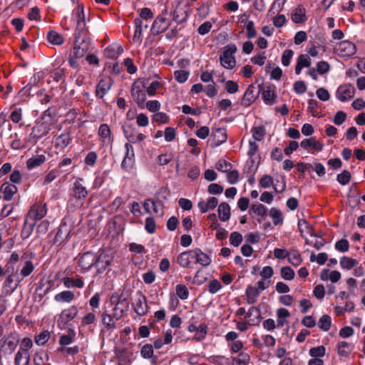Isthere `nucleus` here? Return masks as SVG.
Masks as SVG:
<instances>
[{"instance_id":"3c124183","label":"nucleus","mask_w":365,"mask_h":365,"mask_svg":"<svg viewBox=\"0 0 365 365\" xmlns=\"http://www.w3.org/2000/svg\"><path fill=\"white\" fill-rule=\"evenodd\" d=\"M252 133L255 140L261 141L265 135V128L263 125L255 126L252 129Z\"/></svg>"},{"instance_id":"8fccbe9b","label":"nucleus","mask_w":365,"mask_h":365,"mask_svg":"<svg viewBox=\"0 0 365 365\" xmlns=\"http://www.w3.org/2000/svg\"><path fill=\"white\" fill-rule=\"evenodd\" d=\"M358 264L356 259L348 257H342L340 259V266L343 269H351Z\"/></svg>"},{"instance_id":"2f4dec72","label":"nucleus","mask_w":365,"mask_h":365,"mask_svg":"<svg viewBox=\"0 0 365 365\" xmlns=\"http://www.w3.org/2000/svg\"><path fill=\"white\" fill-rule=\"evenodd\" d=\"M62 282L66 288H83L84 287V282L81 277L76 279L65 277L62 279Z\"/></svg>"},{"instance_id":"72a5a7b5","label":"nucleus","mask_w":365,"mask_h":365,"mask_svg":"<svg viewBox=\"0 0 365 365\" xmlns=\"http://www.w3.org/2000/svg\"><path fill=\"white\" fill-rule=\"evenodd\" d=\"M123 132L124 136L127 138L128 142L127 143H135V138L137 135V133L135 129L129 124H124L122 125Z\"/></svg>"},{"instance_id":"6e6d98bb","label":"nucleus","mask_w":365,"mask_h":365,"mask_svg":"<svg viewBox=\"0 0 365 365\" xmlns=\"http://www.w3.org/2000/svg\"><path fill=\"white\" fill-rule=\"evenodd\" d=\"M175 291L177 296L182 300H185L189 297V290L185 284H178Z\"/></svg>"},{"instance_id":"4468645a","label":"nucleus","mask_w":365,"mask_h":365,"mask_svg":"<svg viewBox=\"0 0 365 365\" xmlns=\"http://www.w3.org/2000/svg\"><path fill=\"white\" fill-rule=\"evenodd\" d=\"M137 299L133 304L135 312L140 317L145 316L148 314L149 307L147 304V298L141 291L136 292Z\"/></svg>"},{"instance_id":"680f3d73","label":"nucleus","mask_w":365,"mask_h":365,"mask_svg":"<svg viewBox=\"0 0 365 365\" xmlns=\"http://www.w3.org/2000/svg\"><path fill=\"white\" fill-rule=\"evenodd\" d=\"M153 354V346L150 344H146L141 348L140 355L143 359H151Z\"/></svg>"},{"instance_id":"bb28decb","label":"nucleus","mask_w":365,"mask_h":365,"mask_svg":"<svg viewBox=\"0 0 365 365\" xmlns=\"http://www.w3.org/2000/svg\"><path fill=\"white\" fill-rule=\"evenodd\" d=\"M218 204V200L215 197H210L207 202L200 200L197 203V207L201 213H205L208 210H214Z\"/></svg>"},{"instance_id":"bf43d9fd","label":"nucleus","mask_w":365,"mask_h":365,"mask_svg":"<svg viewBox=\"0 0 365 365\" xmlns=\"http://www.w3.org/2000/svg\"><path fill=\"white\" fill-rule=\"evenodd\" d=\"M216 169L222 173H227L232 168V163L224 159H220L216 163Z\"/></svg>"},{"instance_id":"6ab92c4d","label":"nucleus","mask_w":365,"mask_h":365,"mask_svg":"<svg viewBox=\"0 0 365 365\" xmlns=\"http://www.w3.org/2000/svg\"><path fill=\"white\" fill-rule=\"evenodd\" d=\"M135 24V32L133 36L132 43L140 45L143 41V33L144 30H146L148 27V24H143V21L140 19H135L134 20Z\"/></svg>"},{"instance_id":"ea45409f","label":"nucleus","mask_w":365,"mask_h":365,"mask_svg":"<svg viewBox=\"0 0 365 365\" xmlns=\"http://www.w3.org/2000/svg\"><path fill=\"white\" fill-rule=\"evenodd\" d=\"M97 321V318L94 312H91L85 314L81 322V325L82 327H88L90 330L91 329V326L96 324Z\"/></svg>"},{"instance_id":"13d9d810","label":"nucleus","mask_w":365,"mask_h":365,"mask_svg":"<svg viewBox=\"0 0 365 365\" xmlns=\"http://www.w3.org/2000/svg\"><path fill=\"white\" fill-rule=\"evenodd\" d=\"M259 185L262 188H269L274 185V179L271 175L265 174L260 178Z\"/></svg>"},{"instance_id":"a878e982","label":"nucleus","mask_w":365,"mask_h":365,"mask_svg":"<svg viewBox=\"0 0 365 365\" xmlns=\"http://www.w3.org/2000/svg\"><path fill=\"white\" fill-rule=\"evenodd\" d=\"M276 98L277 94L275 88L274 86H267L266 88L262 91V98L266 105H274Z\"/></svg>"},{"instance_id":"de8ad7c7","label":"nucleus","mask_w":365,"mask_h":365,"mask_svg":"<svg viewBox=\"0 0 365 365\" xmlns=\"http://www.w3.org/2000/svg\"><path fill=\"white\" fill-rule=\"evenodd\" d=\"M269 214V216L272 218L273 224L274 225L277 226L278 225L282 224L283 217L281 210L275 207H272L270 209Z\"/></svg>"},{"instance_id":"a19ab883","label":"nucleus","mask_w":365,"mask_h":365,"mask_svg":"<svg viewBox=\"0 0 365 365\" xmlns=\"http://www.w3.org/2000/svg\"><path fill=\"white\" fill-rule=\"evenodd\" d=\"M285 0H274L269 8L267 15L272 16L278 14L284 8Z\"/></svg>"},{"instance_id":"774afa93","label":"nucleus","mask_w":365,"mask_h":365,"mask_svg":"<svg viewBox=\"0 0 365 365\" xmlns=\"http://www.w3.org/2000/svg\"><path fill=\"white\" fill-rule=\"evenodd\" d=\"M162 82L159 81H152L148 86H146L147 93L150 96H153L156 94L157 90L162 86Z\"/></svg>"},{"instance_id":"e2e57ef3","label":"nucleus","mask_w":365,"mask_h":365,"mask_svg":"<svg viewBox=\"0 0 365 365\" xmlns=\"http://www.w3.org/2000/svg\"><path fill=\"white\" fill-rule=\"evenodd\" d=\"M351 178V173L348 170H344L341 173L338 174L336 176V180L341 185H347Z\"/></svg>"},{"instance_id":"a211bd4d","label":"nucleus","mask_w":365,"mask_h":365,"mask_svg":"<svg viewBox=\"0 0 365 365\" xmlns=\"http://www.w3.org/2000/svg\"><path fill=\"white\" fill-rule=\"evenodd\" d=\"M259 93V91H256L255 85L250 84L241 99V105L246 107L250 106L257 98Z\"/></svg>"},{"instance_id":"9d476101","label":"nucleus","mask_w":365,"mask_h":365,"mask_svg":"<svg viewBox=\"0 0 365 365\" xmlns=\"http://www.w3.org/2000/svg\"><path fill=\"white\" fill-rule=\"evenodd\" d=\"M334 53L341 58L350 57L356 53V45L348 40L338 42L334 48Z\"/></svg>"},{"instance_id":"4be33fe9","label":"nucleus","mask_w":365,"mask_h":365,"mask_svg":"<svg viewBox=\"0 0 365 365\" xmlns=\"http://www.w3.org/2000/svg\"><path fill=\"white\" fill-rule=\"evenodd\" d=\"M113 81L110 78H104L101 79L96 89V94L98 97L102 98L110 89Z\"/></svg>"},{"instance_id":"69168bd1","label":"nucleus","mask_w":365,"mask_h":365,"mask_svg":"<svg viewBox=\"0 0 365 365\" xmlns=\"http://www.w3.org/2000/svg\"><path fill=\"white\" fill-rule=\"evenodd\" d=\"M242 235L238 232H233L230 235V243L234 247H238L242 243Z\"/></svg>"},{"instance_id":"c756f323","label":"nucleus","mask_w":365,"mask_h":365,"mask_svg":"<svg viewBox=\"0 0 365 365\" xmlns=\"http://www.w3.org/2000/svg\"><path fill=\"white\" fill-rule=\"evenodd\" d=\"M71 140L69 133H62L56 138L55 147L59 150H63L70 144Z\"/></svg>"},{"instance_id":"473e14b6","label":"nucleus","mask_w":365,"mask_h":365,"mask_svg":"<svg viewBox=\"0 0 365 365\" xmlns=\"http://www.w3.org/2000/svg\"><path fill=\"white\" fill-rule=\"evenodd\" d=\"M29 220L30 219L26 217L24 220V226L21 232V237L23 240H26L31 235L36 223L33 220L29 221Z\"/></svg>"},{"instance_id":"58836bf2","label":"nucleus","mask_w":365,"mask_h":365,"mask_svg":"<svg viewBox=\"0 0 365 365\" xmlns=\"http://www.w3.org/2000/svg\"><path fill=\"white\" fill-rule=\"evenodd\" d=\"M49 359L48 354L46 351L40 349L35 352L34 361L35 365H43Z\"/></svg>"},{"instance_id":"603ef678","label":"nucleus","mask_w":365,"mask_h":365,"mask_svg":"<svg viewBox=\"0 0 365 365\" xmlns=\"http://www.w3.org/2000/svg\"><path fill=\"white\" fill-rule=\"evenodd\" d=\"M140 106L143 108H146L150 113H156L160 108V103L158 101L153 100L149 101L146 103L145 102L144 104H142V106Z\"/></svg>"},{"instance_id":"864d4df0","label":"nucleus","mask_w":365,"mask_h":365,"mask_svg":"<svg viewBox=\"0 0 365 365\" xmlns=\"http://www.w3.org/2000/svg\"><path fill=\"white\" fill-rule=\"evenodd\" d=\"M250 211H252L258 216L264 217L267 215L268 210L262 204H255L251 206Z\"/></svg>"},{"instance_id":"4d7b16f0","label":"nucleus","mask_w":365,"mask_h":365,"mask_svg":"<svg viewBox=\"0 0 365 365\" xmlns=\"http://www.w3.org/2000/svg\"><path fill=\"white\" fill-rule=\"evenodd\" d=\"M50 338V333L45 330L35 336V343L38 346L44 345Z\"/></svg>"},{"instance_id":"052dcab7","label":"nucleus","mask_w":365,"mask_h":365,"mask_svg":"<svg viewBox=\"0 0 365 365\" xmlns=\"http://www.w3.org/2000/svg\"><path fill=\"white\" fill-rule=\"evenodd\" d=\"M281 277L285 280H292L295 277V272L290 267L286 266L281 268Z\"/></svg>"},{"instance_id":"423d86ee","label":"nucleus","mask_w":365,"mask_h":365,"mask_svg":"<svg viewBox=\"0 0 365 365\" xmlns=\"http://www.w3.org/2000/svg\"><path fill=\"white\" fill-rule=\"evenodd\" d=\"M83 181L82 178H78L73 185V187L70 190V196L71 199L75 202L76 205L82 207L84 205L86 198L88 195V191L81 184Z\"/></svg>"},{"instance_id":"f03ea898","label":"nucleus","mask_w":365,"mask_h":365,"mask_svg":"<svg viewBox=\"0 0 365 365\" xmlns=\"http://www.w3.org/2000/svg\"><path fill=\"white\" fill-rule=\"evenodd\" d=\"M176 262L182 268L190 269L194 264H200L202 267H207L212 262L211 257L204 253L201 249L195 248L184 251L180 253L176 258Z\"/></svg>"},{"instance_id":"0eeeda50","label":"nucleus","mask_w":365,"mask_h":365,"mask_svg":"<svg viewBox=\"0 0 365 365\" xmlns=\"http://www.w3.org/2000/svg\"><path fill=\"white\" fill-rule=\"evenodd\" d=\"M146 83L145 79L136 80L131 88V96L139 106L145 103L146 99Z\"/></svg>"},{"instance_id":"2eb2a0df","label":"nucleus","mask_w":365,"mask_h":365,"mask_svg":"<svg viewBox=\"0 0 365 365\" xmlns=\"http://www.w3.org/2000/svg\"><path fill=\"white\" fill-rule=\"evenodd\" d=\"M187 331L189 332H196L192 339L197 342H201L206 338L208 331V324L201 323L199 326H197L192 322L187 327Z\"/></svg>"},{"instance_id":"c85d7f7f","label":"nucleus","mask_w":365,"mask_h":365,"mask_svg":"<svg viewBox=\"0 0 365 365\" xmlns=\"http://www.w3.org/2000/svg\"><path fill=\"white\" fill-rule=\"evenodd\" d=\"M78 313V307L75 305H72L68 309H66L62 311L61 314V319L65 323H68L73 320L77 316Z\"/></svg>"},{"instance_id":"cd10ccee","label":"nucleus","mask_w":365,"mask_h":365,"mask_svg":"<svg viewBox=\"0 0 365 365\" xmlns=\"http://www.w3.org/2000/svg\"><path fill=\"white\" fill-rule=\"evenodd\" d=\"M311 66V58L307 54H301L298 56L295 66V73L299 75L302 68H309Z\"/></svg>"},{"instance_id":"0e129e2a","label":"nucleus","mask_w":365,"mask_h":365,"mask_svg":"<svg viewBox=\"0 0 365 365\" xmlns=\"http://www.w3.org/2000/svg\"><path fill=\"white\" fill-rule=\"evenodd\" d=\"M189 76V71L185 70H178L174 72L175 78L180 83H185L188 79Z\"/></svg>"},{"instance_id":"412c9836","label":"nucleus","mask_w":365,"mask_h":365,"mask_svg":"<svg viewBox=\"0 0 365 365\" xmlns=\"http://www.w3.org/2000/svg\"><path fill=\"white\" fill-rule=\"evenodd\" d=\"M245 318H247L248 324L250 326H258L261 322V312L257 307H252L246 313Z\"/></svg>"},{"instance_id":"338daca9","label":"nucleus","mask_w":365,"mask_h":365,"mask_svg":"<svg viewBox=\"0 0 365 365\" xmlns=\"http://www.w3.org/2000/svg\"><path fill=\"white\" fill-rule=\"evenodd\" d=\"M250 359L249 354L241 352L238 356L234 357L232 361L235 365H246L249 362Z\"/></svg>"},{"instance_id":"aec40b11","label":"nucleus","mask_w":365,"mask_h":365,"mask_svg":"<svg viewBox=\"0 0 365 365\" xmlns=\"http://www.w3.org/2000/svg\"><path fill=\"white\" fill-rule=\"evenodd\" d=\"M291 19L295 24H304L307 20L306 9L303 5L299 4L294 8L291 14Z\"/></svg>"},{"instance_id":"9b49d317","label":"nucleus","mask_w":365,"mask_h":365,"mask_svg":"<svg viewBox=\"0 0 365 365\" xmlns=\"http://www.w3.org/2000/svg\"><path fill=\"white\" fill-rule=\"evenodd\" d=\"M124 157L121 162L120 168L125 172H130L135 164V151L130 143H125Z\"/></svg>"},{"instance_id":"dca6fc26","label":"nucleus","mask_w":365,"mask_h":365,"mask_svg":"<svg viewBox=\"0 0 365 365\" xmlns=\"http://www.w3.org/2000/svg\"><path fill=\"white\" fill-rule=\"evenodd\" d=\"M355 94V88L351 84H343L339 86L336 92V97L341 102L351 99Z\"/></svg>"},{"instance_id":"1a4fd4ad","label":"nucleus","mask_w":365,"mask_h":365,"mask_svg":"<svg viewBox=\"0 0 365 365\" xmlns=\"http://www.w3.org/2000/svg\"><path fill=\"white\" fill-rule=\"evenodd\" d=\"M167 13H162L156 16L150 31L152 34L157 35L165 32L171 25V20L168 16Z\"/></svg>"},{"instance_id":"4c0bfd02","label":"nucleus","mask_w":365,"mask_h":365,"mask_svg":"<svg viewBox=\"0 0 365 365\" xmlns=\"http://www.w3.org/2000/svg\"><path fill=\"white\" fill-rule=\"evenodd\" d=\"M76 339V331L73 328L68 329L67 334H62L59 339V344L62 346L72 344Z\"/></svg>"},{"instance_id":"7c9ffc66","label":"nucleus","mask_w":365,"mask_h":365,"mask_svg":"<svg viewBox=\"0 0 365 365\" xmlns=\"http://www.w3.org/2000/svg\"><path fill=\"white\" fill-rule=\"evenodd\" d=\"M74 299V293L70 290L63 291L54 296V300L58 303H71Z\"/></svg>"},{"instance_id":"09e8293b","label":"nucleus","mask_w":365,"mask_h":365,"mask_svg":"<svg viewBox=\"0 0 365 365\" xmlns=\"http://www.w3.org/2000/svg\"><path fill=\"white\" fill-rule=\"evenodd\" d=\"M208 361L216 365H230V359L221 355H213L208 358Z\"/></svg>"},{"instance_id":"7ed1b4c3","label":"nucleus","mask_w":365,"mask_h":365,"mask_svg":"<svg viewBox=\"0 0 365 365\" xmlns=\"http://www.w3.org/2000/svg\"><path fill=\"white\" fill-rule=\"evenodd\" d=\"M110 303L114 305L113 312H114L115 320H119L127 314L129 309L128 294L124 290L120 294L115 292L110 297Z\"/></svg>"},{"instance_id":"5fc2aeb1","label":"nucleus","mask_w":365,"mask_h":365,"mask_svg":"<svg viewBox=\"0 0 365 365\" xmlns=\"http://www.w3.org/2000/svg\"><path fill=\"white\" fill-rule=\"evenodd\" d=\"M326 349L324 346H319L311 348L309 351V354L314 359H319L325 355Z\"/></svg>"},{"instance_id":"f257e3e1","label":"nucleus","mask_w":365,"mask_h":365,"mask_svg":"<svg viewBox=\"0 0 365 365\" xmlns=\"http://www.w3.org/2000/svg\"><path fill=\"white\" fill-rule=\"evenodd\" d=\"M73 20L75 24L76 36L73 49L71 54L73 55L75 57L81 58L86 54L89 48L88 43L85 40L83 39L81 42H79L81 34L84 33L86 29L85 14L83 6L78 5V7L73 10Z\"/></svg>"},{"instance_id":"f704fd0d","label":"nucleus","mask_w":365,"mask_h":365,"mask_svg":"<svg viewBox=\"0 0 365 365\" xmlns=\"http://www.w3.org/2000/svg\"><path fill=\"white\" fill-rule=\"evenodd\" d=\"M218 216L221 221L226 222L230 218V207L227 202H221L217 208Z\"/></svg>"},{"instance_id":"a18cd8bd","label":"nucleus","mask_w":365,"mask_h":365,"mask_svg":"<svg viewBox=\"0 0 365 365\" xmlns=\"http://www.w3.org/2000/svg\"><path fill=\"white\" fill-rule=\"evenodd\" d=\"M331 326V318L328 314L322 315L318 322V327L324 331H327Z\"/></svg>"},{"instance_id":"ddd939ff","label":"nucleus","mask_w":365,"mask_h":365,"mask_svg":"<svg viewBox=\"0 0 365 365\" xmlns=\"http://www.w3.org/2000/svg\"><path fill=\"white\" fill-rule=\"evenodd\" d=\"M47 214V207L46 203L36 202L30 209L27 214V218L36 222L45 217Z\"/></svg>"},{"instance_id":"e433bc0d","label":"nucleus","mask_w":365,"mask_h":365,"mask_svg":"<svg viewBox=\"0 0 365 365\" xmlns=\"http://www.w3.org/2000/svg\"><path fill=\"white\" fill-rule=\"evenodd\" d=\"M46 158L44 155H37L34 156L26 161V167L29 170H32L39 167L46 161Z\"/></svg>"},{"instance_id":"c03bdc74","label":"nucleus","mask_w":365,"mask_h":365,"mask_svg":"<svg viewBox=\"0 0 365 365\" xmlns=\"http://www.w3.org/2000/svg\"><path fill=\"white\" fill-rule=\"evenodd\" d=\"M47 39L49 43L53 45H61L64 41L63 36L55 31L48 32Z\"/></svg>"},{"instance_id":"49530a36","label":"nucleus","mask_w":365,"mask_h":365,"mask_svg":"<svg viewBox=\"0 0 365 365\" xmlns=\"http://www.w3.org/2000/svg\"><path fill=\"white\" fill-rule=\"evenodd\" d=\"M287 259L290 264L295 267L299 266L302 262L300 253L294 250L289 251Z\"/></svg>"},{"instance_id":"393cba45","label":"nucleus","mask_w":365,"mask_h":365,"mask_svg":"<svg viewBox=\"0 0 365 365\" xmlns=\"http://www.w3.org/2000/svg\"><path fill=\"white\" fill-rule=\"evenodd\" d=\"M101 319L102 325L106 330L113 331L116 329L114 312L113 314H108L106 312H103L101 314Z\"/></svg>"},{"instance_id":"c9c22d12","label":"nucleus","mask_w":365,"mask_h":365,"mask_svg":"<svg viewBox=\"0 0 365 365\" xmlns=\"http://www.w3.org/2000/svg\"><path fill=\"white\" fill-rule=\"evenodd\" d=\"M260 292L256 287L250 284L247 287L245 290V295L247 297V302L249 304H253L257 302V298L259 296Z\"/></svg>"},{"instance_id":"39448f33","label":"nucleus","mask_w":365,"mask_h":365,"mask_svg":"<svg viewBox=\"0 0 365 365\" xmlns=\"http://www.w3.org/2000/svg\"><path fill=\"white\" fill-rule=\"evenodd\" d=\"M115 253L106 248H101L96 254V272L98 274L103 273L113 262Z\"/></svg>"},{"instance_id":"6e6552de","label":"nucleus","mask_w":365,"mask_h":365,"mask_svg":"<svg viewBox=\"0 0 365 365\" xmlns=\"http://www.w3.org/2000/svg\"><path fill=\"white\" fill-rule=\"evenodd\" d=\"M73 226L68 224L65 219H63L54 237L53 244L56 246H60L67 241L70 238Z\"/></svg>"},{"instance_id":"b1692460","label":"nucleus","mask_w":365,"mask_h":365,"mask_svg":"<svg viewBox=\"0 0 365 365\" xmlns=\"http://www.w3.org/2000/svg\"><path fill=\"white\" fill-rule=\"evenodd\" d=\"M17 191V187L14 184H11L9 182H4L0 187V192L2 194L3 199L7 201L11 200Z\"/></svg>"},{"instance_id":"5701e85b","label":"nucleus","mask_w":365,"mask_h":365,"mask_svg":"<svg viewBox=\"0 0 365 365\" xmlns=\"http://www.w3.org/2000/svg\"><path fill=\"white\" fill-rule=\"evenodd\" d=\"M300 146L304 150L312 148L314 151H322L324 144L316 140L315 137L304 139L300 143Z\"/></svg>"},{"instance_id":"37998d69","label":"nucleus","mask_w":365,"mask_h":365,"mask_svg":"<svg viewBox=\"0 0 365 365\" xmlns=\"http://www.w3.org/2000/svg\"><path fill=\"white\" fill-rule=\"evenodd\" d=\"M17 289L14 281V274H9L4 283V289L6 294H11Z\"/></svg>"},{"instance_id":"f8f14e48","label":"nucleus","mask_w":365,"mask_h":365,"mask_svg":"<svg viewBox=\"0 0 365 365\" xmlns=\"http://www.w3.org/2000/svg\"><path fill=\"white\" fill-rule=\"evenodd\" d=\"M96 254L91 251H88L79 255L78 265L82 269V272L89 271L93 267H96Z\"/></svg>"},{"instance_id":"20e7f679","label":"nucleus","mask_w":365,"mask_h":365,"mask_svg":"<svg viewBox=\"0 0 365 365\" xmlns=\"http://www.w3.org/2000/svg\"><path fill=\"white\" fill-rule=\"evenodd\" d=\"M237 48L235 44L230 43L222 48L219 59L220 65L225 69L232 70L236 66V58L235 53Z\"/></svg>"},{"instance_id":"79ce46f5","label":"nucleus","mask_w":365,"mask_h":365,"mask_svg":"<svg viewBox=\"0 0 365 365\" xmlns=\"http://www.w3.org/2000/svg\"><path fill=\"white\" fill-rule=\"evenodd\" d=\"M30 356L29 353L18 351L14 358L15 365H29Z\"/></svg>"},{"instance_id":"f3484780","label":"nucleus","mask_w":365,"mask_h":365,"mask_svg":"<svg viewBox=\"0 0 365 365\" xmlns=\"http://www.w3.org/2000/svg\"><path fill=\"white\" fill-rule=\"evenodd\" d=\"M210 146L216 148L225 143L227 139V130L224 128L212 129Z\"/></svg>"}]
</instances>
